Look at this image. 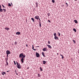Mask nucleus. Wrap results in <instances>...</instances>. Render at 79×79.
Returning <instances> with one entry per match:
<instances>
[{
	"label": "nucleus",
	"instance_id": "obj_10",
	"mask_svg": "<svg viewBox=\"0 0 79 79\" xmlns=\"http://www.w3.org/2000/svg\"><path fill=\"white\" fill-rule=\"evenodd\" d=\"M43 64H45L46 63H47V62L45 60H44L43 61Z\"/></svg>",
	"mask_w": 79,
	"mask_h": 79
},
{
	"label": "nucleus",
	"instance_id": "obj_55",
	"mask_svg": "<svg viewBox=\"0 0 79 79\" xmlns=\"http://www.w3.org/2000/svg\"><path fill=\"white\" fill-rule=\"evenodd\" d=\"M27 69H29V67H28V68H27Z\"/></svg>",
	"mask_w": 79,
	"mask_h": 79
},
{
	"label": "nucleus",
	"instance_id": "obj_44",
	"mask_svg": "<svg viewBox=\"0 0 79 79\" xmlns=\"http://www.w3.org/2000/svg\"><path fill=\"white\" fill-rule=\"evenodd\" d=\"M39 24H41V22H40L39 21Z\"/></svg>",
	"mask_w": 79,
	"mask_h": 79
},
{
	"label": "nucleus",
	"instance_id": "obj_49",
	"mask_svg": "<svg viewBox=\"0 0 79 79\" xmlns=\"http://www.w3.org/2000/svg\"><path fill=\"white\" fill-rule=\"evenodd\" d=\"M16 75H18V74L17 73H16Z\"/></svg>",
	"mask_w": 79,
	"mask_h": 79
},
{
	"label": "nucleus",
	"instance_id": "obj_27",
	"mask_svg": "<svg viewBox=\"0 0 79 79\" xmlns=\"http://www.w3.org/2000/svg\"><path fill=\"white\" fill-rule=\"evenodd\" d=\"M38 77H40V74H39V73H38Z\"/></svg>",
	"mask_w": 79,
	"mask_h": 79
},
{
	"label": "nucleus",
	"instance_id": "obj_46",
	"mask_svg": "<svg viewBox=\"0 0 79 79\" xmlns=\"http://www.w3.org/2000/svg\"><path fill=\"white\" fill-rule=\"evenodd\" d=\"M6 63H8V60H6Z\"/></svg>",
	"mask_w": 79,
	"mask_h": 79
},
{
	"label": "nucleus",
	"instance_id": "obj_57",
	"mask_svg": "<svg viewBox=\"0 0 79 79\" xmlns=\"http://www.w3.org/2000/svg\"><path fill=\"white\" fill-rule=\"evenodd\" d=\"M11 4H12V3L11 2Z\"/></svg>",
	"mask_w": 79,
	"mask_h": 79
},
{
	"label": "nucleus",
	"instance_id": "obj_37",
	"mask_svg": "<svg viewBox=\"0 0 79 79\" xmlns=\"http://www.w3.org/2000/svg\"><path fill=\"white\" fill-rule=\"evenodd\" d=\"M32 49L33 50L34 49V45H32Z\"/></svg>",
	"mask_w": 79,
	"mask_h": 79
},
{
	"label": "nucleus",
	"instance_id": "obj_18",
	"mask_svg": "<svg viewBox=\"0 0 79 79\" xmlns=\"http://www.w3.org/2000/svg\"><path fill=\"white\" fill-rule=\"evenodd\" d=\"M40 70H41L40 71H43V70L42 69V67H40Z\"/></svg>",
	"mask_w": 79,
	"mask_h": 79
},
{
	"label": "nucleus",
	"instance_id": "obj_5",
	"mask_svg": "<svg viewBox=\"0 0 79 79\" xmlns=\"http://www.w3.org/2000/svg\"><path fill=\"white\" fill-rule=\"evenodd\" d=\"M43 50L44 52H45V51H47L48 50H47V48H45L43 49Z\"/></svg>",
	"mask_w": 79,
	"mask_h": 79
},
{
	"label": "nucleus",
	"instance_id": "obj_1",
	"mask_svg": "<svg viewBox=\"0 0 79 79\" xmlns=\"http://www.w3.org/2000/svg\"><path fill=\"white\" fill-rule=\"evenodd\" d=\"M17 64V68L19 69H21V66L20 65V64L19 63H18L17 61L16 62Z\"/></svg>",
	"mask_w": 79,
	"mask_h": 79
},
{
	"label": "nucleus",
	"instance_id": "obj_7",
	"mask_svg": "<svg viewBox=\"0 0 79 79\" xmlns=\"http://www.w3.org/2000/svg\"><path fill=\"white\" fill-rule=\"evenodd\" d=\"M1 74H2V75L4 76V74H6V73L5 72H2L1 73Z\"/></svg>",
	"mask_w": 79,
	"mask_h": 79
},
{
	"label": "nucleus",
	"instance_id": "obj_33",
	"mask_svg": "<svg viewBox=\"0 0 79 79\" xmlns=\"http://www.w3.org/2000/svg\"><path fill=\"white\" fill-rule=\"evenodd\" d=\"M48 15V16H50V13H48L47 14Z\"/></svg>",
	"mask_w": 79,
	"mask_h": 79
},
{
	"label": "nucleus",
	"instance_id": "obj_40",
	"mask_svg": "<svg viewBox=\"0 0 79 79\" xmlns=\"http://www.w3.org/2000/svg\"><path fill=\"white\" fill-rule=\"evenodd\" d=\"M8 63H7V64H6V66H8Z\"/></svg>",
	"mask_w": 79,
	"mask_h": 79
},
{
	"label": "nucleus",
	"instance_id": "obj_11",
	"mask_svg": "<svg viewBox=\"0 0 79 79\" xmlns=\"http://www.w3.org/2000/svg\"><path fill=\"white\" fill-rule=\"evenodd\" d=\"M42 54L44 57H45V55L44 52H42Z\"/></svg>",
	"mask_w": 79,
	"mask_h": 79
},
{
	"label": "nucleus",
	"instance_id": "obj_16",
	"mask_svg": "<svg viewBox=\"0 0 79 79\" xmlns=\"http://www.w3.org/2000/svg\"><path fill=\"white\" fill-rule=\"evenodd\" d=\"M3 9H2V8H1V9H0V12H3Z\"/></svg>",
	"mask_w": 79,
	"mask_h": 79
},
{
	"label": "nucleus",
	"instance_id": "obj_42",
	"mask_svg": "<svg viewBox=\"0 0 79 79\" xmlns=\"http://www.w3.org/2000/svg\"><path fill=\"white\" fill-rule=\"evenodd\" d=\"M8 54H7V58H8Z\"/></svg>",
	"mask_w": 79,
	"mask_h": 79
},
{
	"label": "nucleus",
	"instance_id": "obj_45",
	"mask_svg": "<svg viewBox=\"0 0 79 79\" xmlns=\"http://www.w3.org/2000/svg\"><path fill=\"white\" fill-rule=\"evenodd\" d=\"M33 50H35H35H36V49H34Z\"/></svg>",
	"mask_w": 79,
	"mask_h": 79
},
{
	"label": "nucleus",
	"instance_id": "obj_53",
	"mask_svg": "<svg viewBox=\"0 0 79 79\" xmlns=\"http://www.w3.org/2000/svg\"><path fill=\"white\" fill-rule=\"evenodd\" d=\"M75 1H77V0H74Z\"/></svg>",
	"mask_w": 79,
	"mask_h": 79
},
{
	"label": "nucleus",
	"instance_id": "obj_52",
	"mask_svg": "<svg viewBox=\"0 0 79 79\" xmlns=\"http://www.w3.org/2000/svg\"><path fill=\"white\" fill-rule=\"evenodd\" d=\"M15 73L16 74V70H15Z\"/></svg>",
	"mask_w": 79,
	"mask_h": 79
},
{
	"label": "nucleus",
	"instance_id": "obj_9",
	"mask_svg": "<svg viewBox=\"0 0 79 79\" xmlns=\"http://www.w3.org/2000/svg\"><path fill=\"white\" fill-rule=\"evenodd\" d=\"M47 46L48 47V48H52V47H51V46H50V45L47 44Z\"/></svg>",
	"mask_w": 79,
	"mask_h": 79
},
{
	"label": "nucleus",
	"instance_id": "obj_21",
	"mask_svg": "<svg viewBox=\"0 0 79 79\" xmlns=\"http://www.w3.org/2000/svg\"><path fill=\"white\" fill-rule=\"evenodd\" d=\"M14 44H15V45H17L18 44V43H17V42L15 41L14 43Z\"/></svg>",
	"mask_w": 79,
	"mask_h": 79
},
{
	"label": "nucleus",
	"instance_id": "obj_6",
	"mask_svg": "<svg viewBox=\"0 0 79 79\" xmlns=\"http://www.w3.org/2000/svg\"><path fill=\"white\" fill-rule=\"evenodd\" d=\"M39 18V16H36L35 17V19H37V20H38Z\"/></svg>",
	"mask_w": 79,
	"mask_h": 79
},
{
	"label": "nucleus",
	"instance_id": "obj_50",
	"mask_svg": "<svg viewBox=\"0 0 79 79\" xmlns=\"http://www.w3.org/2000/svg\"><path fill=\"white\" fill-rule=\"evenodd\" d=\"M39 47V46H38L37 47Z\"/></svg>",
	"mask_w": 79,
	"mask_h": 79
},
{
	"label": "nucleus",
	"instance_id": "obj_38",
	"mask_svg": "<svg viewBox=\"0 0 79 79\" xmlns=\"http://www.w3.org/2000/svg\"><path fill=\"white\" fill-rule=\"evenodd\" d=\"M35 4H36V5H38V4L37 2H36L35 3Z\"/></svg>",
	"mask_w": 79,
	"mask_h": 79
},
{
	"label": "nucleus",
	"instance_id": "obj_31",
	"mask_svg": "<svg viewBox=\"0 0 79 79\" xmlns=\"http://www.w3.org/2000/svg\"><path fill=\"white\" fill-rule=\"evenodd\" d=\"M52 3H55V0H52Z\"/></svg>",
	"mask_w": 79,
	"mask_h": 79
},
{
	"label": "nucleus",
	"instance_id": "obj_2",
	"mask_svg": "<svg viewBox=\"0 0 79 79\" xmlns=\"http://www.w3.org/2000/svg\"><path fill=\"white\" fill-rule=\"evenodd\" d=\"M19 56V58H21V56L23 57V58H24L26 57V56H25V55H24V54H23V53L20 54Z\"/></svg>",
	"mask_w": 79,
	"mask_h": 79
},
{
	"label": "nucleus",
	"instance_id": "obj_47",
	"mask_svg": "<svg viewBox=\"0 0 79 79\" xmlns=\"http://www.w3.org/2000/svg\"><path fill=\"white\" fill-rule=\"evenodd\" d=\"M38 6V5H36V7H37Z\"/></svg>",
	"mask_w": 79,
	"mask_h": 79
},
{
	"label": "nucleus",
	"instance_id": "obj_36",
	"mask_svg": "<svg viewBox=\"0 0 79 79\" xmlns=\"http://www.w3.org/2000/svg\"><path fill=\"white\" fill-rule=\"evenodd\" d=\"M65 4L67 5V6H68V4L67 2L65 3Z\"/></svg>",
	"mask_w": 79,
	"mask_h": 79
},
{
	"label": "nucleus",
	"instance_id": "obj_28",
	"mask_svg": "<svg viewBox=\"0 0 79 79\" xmlns=\"http://www.w3.org/2000/svg\"><path fill=\"white\" fill-rule=\"evenodd\" d=\"M58 33L59 34L58 36H60V35H61V34H60V33L59 32H58Z\"/></svg>",
	"mask_w": 79,
	"mask_h": 79
},
{
	"label": "nucleus",
	"instance_id": "obj_24",
	"mask_svg": "<svg viewBox=\"0 0 79 79\" xmlns=\"http://www.w3.org/2000/svg\"><path fill=\"white\" fill-rule=\"evenodd\" d=\"M73 43H74V44H76V41L74 40H73Z\"/></svg>",
	"mask_w": 79,
	"mask_h": 79
},
{
	"label": "nucleus",
	"instance_id": "obj_43",
	"mask_svg": "<svg viewBox=\"0 0 79 79\" xmlns=\"http://www.w3.org/2000/svg\"><path fill=\"white\" fill-rule=\"evenodd\" d=\"M26 46L27 47H28V45H27V44H26Z\"/></svg>",
	"mask_w": 79,
	"mask_h": 79
},
{
	"label": "nucleus",
	"instance_id": "obj_39",
	"mask_svg": "<svg viewBox=\"0 0 79 79\" xmlns=\"http://www.w3.org/2000/svg\"><path fill=\"white\" fill-rule=\"evenodd\" d=\"M38 19H39V21H40V18H39V17L38 18Z\"/></svg>",
	"mask_w": 79,
	"mask_h": 79
},
{
	"label": "nucleus",
	"instance_id": "obj_12",
	"mask_svg": "<svg viewBox=\"0 0 79 79\" xmlns=\"http://www.w3.org/2000/svg\"><path fill=\"white\" fill-rule=\"evenodd\" d=\"M5 29H6V30H7V31H8V30H10V28L8 27H6L5 28Z\"/></svg>",
	"mask_w": 79,
	"mask_h": 79
},
{
	"label": "nucleus",
	"instance_id": "obj_23",
	"mask_svg": "<svg viewBox=\"0 0 79 79\" xmlns=\"http://www.w3.org/2000/svg\"><path fill=\"white\" fill-rule=\"evenodd\" d=\"M21 58H22L21 59V60H24V58L23 57H22V56H20V58H21Z\"/></svg>",
	"mask_w": 79,
	"mask_h": 79
},
{
	"label": "nucleus",
	"instance_id": "obj_41",
	"mask_svg": "<svg viewBox=\"0 0 79 79\" xmlns=\"http://www.w3.org/2000/svg\"><path fill=\"white\" fill-rule=\"evenodd\" d=\"M48 22H49V23H51V22H50V21L49 20H48Z\"/></svg>",
	"mask_w": 79,
	"mask_h": 79
},
{
	"label": "nucleus",
	"instance_id": "obj_30",
	"mask_svg": "<svg viewBox=\"0 0 79 79\" xmlns=\"http://www.w3.org/2000/svg\"><path fill=\"white\" fill-rule=\"evenodd\" d=\"M14 64H15V65H16V62H15V61H14Z\"/></svg>",
	"mask_w": 79,
	"mask_h": 79
},
{
	"label": "nucleus",
	"instance_id": "obj_3",
	"mask_svg": "<svg viewBox=\"0 0 79 79\" xmlns=\"http://www.w3.org/2000/svg\"><path fill=\"white\" fill-rule=\"evenodd\" d=\"M35 56L37 58H39V57L40 56V55H39V54L38 53L36 52L35 54Z\"/></svg>",
	"mask_w": 79,
	"mask_h": 79
},
{
	"label": "nucleus",
	"instance_id": "obj_51",
	"mask_svg": "<svg viewBox=\"0 0 79 79\" xmlns=\"http://www.w3.org/2000/svg\"><path fill=\"white\" fill-rule=\"evenodd\" d=\"M78 51L79 52L78 53H79V49H78Z\"/></svg>",
	"mask_w": 79,
	"mask_h": 79
},
{
	"label": "nucleus",
	"instance_id": "obj_13",
	"mask_svg": "<svg viewBox=\"0 0 79 79\" xmlns=\"http://www.w3.org/2000/svg\"><path fill=\"white\" fill-rule=\"evenodd\" d=\"M16 34L17 35H19L20 34V32H17L16 33Z\"/></svg>",
	"mask_w": 79,
	"mask_h": 79
},
{
	"label": "nucleus",
	"instance_id": "obj_48",
	"mask_svg": "<svg viewBox=\"0 0 79 79\" xmlns=\"http://www.w3.org/2000/svg\"><path fill=\"white\" fill-rule=\"evenodd\" d=\"M2 8V6H0V9Z\"/></svg>",
	"mask_w": 79,
	"mask_h": 79
},
{
	"label": "nucleus",
	"instance_id": "obj_26",
	"mask_svg": "<svg viewBox=\"0 0 79 79\" xmlns=\"http://www.w3.org/2000/svg\"><path fill=\"white\" fill-rule=\"evenodd\" d=\"M56 33H55L54 34V36H55H55H56Z\"/></svg>",
	"mask_w": 79,
	"mask_h": 79
},
{
	"label": "nucleus",
	"instance_id": "obj_35",
	"mask_svg": "<svg viewBox=\"0 0 79 79\" xmlns=\"http://www.w3.org/2000/svg\"><path fill=\"white\" fill-rule=\"evenodd\" d=\"M39 24L40 25V27H41V24Z\"/></svg>",
	"mask_w": 79,
	"mask_h": 79
},
{
	"label": "nucleus",
	"instance_id": "obj_8",
	"mask_svg": "<svg viewBox=\"0 0 79 79\" xmlns=\"http://www.w3.org/2000/svg\"><path fill=\"white\" fill-rule=\"evenodd\" d=\"M54 39L55 40H57H57H58V37L56 36H55Z\"/></svg>",
	"mask_w": 79,
	"mask_h": 79
},
{
	"label": "nucleus",
	"instance_id": "obj_17",
	"mask_svg": "<svg viewBox=\"0 0 79 79\" xmlns=\"http://www.w3.org/2000/svg\"><path fill=\"white\" fill-rule=\"evenodd\" d=\"M60 56H62V59H63V58H64V56H63V55H62L60 54Z\"/></svg>",
	"mask_w": 79,
	"mask_h": 79
},
{
	"label": "nucleus",
	"instance_id": "obj_25",
	"mask_svg": "<svg viewBox=\"0 0 79 79\" xmlns=\"http://www.w3.org/2000/svg\"><path fill=\"white\" fill-rule=\"evenodd\" d=\"M8 6H11V4L10 3H9L8 4Z\"/></svg>",
	"mask_w": 79,
	"mask_h": 79
},
{
	"label": "nucleus",
	"instance_id": "obj_29",
	"mask_svg": "<svg viewBox=\"0 0 79 79\" xmlns=\"http://www.w3.org/2000/svg\"><path fill=\"white\" fill-rule=\"evenodd\" d=\"M5 60H6V61H8V57L6 58Z\"/></svg>",
	"mask_w": 79,
	"mask_h": 79
},
{
	"label": "nucleus",
	"instance_id": "obj_22",
	"mask_svg": "<svg viewBox=\"0 0 79 79\" xmlns=\"http://www.w3.org/2000/svg\"><path fill=\"white\" fill-rule=\"evenodd\" d=\"M3 10L4 12H6V9H3Z\"/></svg>",
	"mask_w": 79,
	"mask_h": 79
},
{
	"label": "nucleus",
	"instance_id": "obj_4",
	"mask_svg": "<svg viewBox=\"0 0 79 79\" xmlns=\"http://www.w3.org/2000/svg\"><path fill=\"white\" fill-rule=\"evenodd\" d=\"M10 53H11V52L10 51L8 50L6 51V54L9 55V54H10Z\"/></svg>",
	"mask_w": 79,
	"mask_h": 79
},
{
	"label": "nucleus",
	"instance_id": "obj_19",
	"mask_svg": "<svg viewBox=\"0 0 79 79\" xmlns=\"http://www.w3.org/2000/svg\"><path fill=\"white\" fill-rule=\"evenodd\" d=\"M73 30L75 32H76V30L75 28L73 29Z\"/></svg>",
	"mask_w": 79,
	"mask_h": 79
},
{
	"label": "nucleus",
	"instance_id": "obj_54",
	"mask_svg": "<svg viewBox=\"0 0 79 79\" xmlns=\"http://www.w3.org/2000/svg\"><path fill=\"white\" fill-rule=\"evenodd\" d=\"M57 55H58V53H57Z\"/></svg>",
	"mask_w": 79,
	"mask_h": 79
},
{
	"label": "nucleus",
	"instance_id": "obj_20",
	"mask_svg": "<svg viewBox=\"0 0 79 79\" xmlns=\"http://www.w3.org/2000/svg\"><path fill=\"white\" fill-rule=\"evenodd\" d=\"M20 60L22 61V63H24V61H24V60L21 59Z\"/></svg>",
	"mask_w": 79,
	"mask_h": 79
},
{
	"label": "nucleus",
	"instance_id": "obj_56",
	"mask_svg": "<svg viewBox=\"0 0 79 79\" xmlns=\"http://www.w3.org/2000/svg\"><path fill=\"white\" fill-rule=\"evenodd\" d=\"M7 72H8V71H7Z\"/></svg>",
	"mask_w": 79,
	"mask_h": 79
},
{
	"label": "nucleus",
	"instance_id": "obj_34",
	"mask_svg": "<svg viewBox=\"0 0 79 79\" xmlns=\"http://www.w3.org/2000/svg\"><path fill=\"white\" fill-rule=\"evenodd\" d=\"M2 6L3 8H5V6L3 5H2Z\"/></svg>",
	"mask_w": 79,
	"mask_h": 79
},
{
	"label": "nucleus",
	"instance_id": "obj_32",
	"mask_svg": "<svg viewBox=\"0 0 79 79\" xmlns=\"http://www.w3.org/2000/svg\"><path fill=\"white\" fill-rule=\"evenodd\" d=\"M48 43L49 44H50V41H48Z\"/></svg>",
	"mask_w": 79,
	"mask_h": 79
},
{
	"label": "nucleus",
	"instance_id": "obj_14",
	"mask_svg": "<svg viewBox=\"0 0 79 79\" xmlns=\"http://www.w3.org/2000/svg\"><path fill=\"white\" fill-rule=\"evenodd\" d=\"M74 22L75 23H76L77 24V23H78V22H77V20H74Z\"/></svg>",
	"mask_w": 79,
	"mask_h": 79
},
{
	"label": "nucleus",
	"instance_id": "obj_15",
	"mask_svg": "<svg viewBox=\"0 0 79 79\" xmlns=\"http://www.w3.org/2000/svg\"><path fill=\"white\" fill-rule=\"evenodd\" d=\"M31 19L32 20L33 22H35V21L34 20V18H31Z\"/></svg>",
	"mask_w": 79,
	"mask_h": 79
}]
</instances>
